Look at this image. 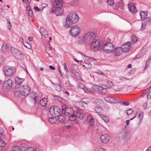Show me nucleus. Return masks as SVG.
<instances>
[{"instance_id": "obj_26", "label": "nucleus", "mask_w": 151, "mask_h": 151, "mask_svg": "<svg viewBox=\"0 0 151 151\" xmlns=\"http://www.w3.org/2000/svg\"><path fill=\"white\" fill-rule=\"evenodd\" d=\"M99 116L106 123L109 121V118L104 115L102 114H100Z\"/></svg>"}, {"instance_id": "obj_11", "label": "nucleus", "mask_w": 151, "mask_h": 151, "mask_svg": "<svg viewBox=\"0 0 151 151\" xmlns=\"http://www.w3.org/2000/svg\"><path fill=\"white\" fill-rule=\"evenodd\" d=\"M91 45V48L92 50L96 52L99 49V42L98 40L94 39Z\"/></svg>"}, {"instance_id": "obj_36", "label": "nucleus", "mask_w": 151, "mask_h": 151, "mask_svg": "<svg viewBox=\"0 0 151 151\" xmlns=\"http://www.w3.org/2000/svg\"><path fill=\"white\" fill-rule=\"evenodd\" d=\"M131 41L134 43H135L137 41V37L134 35H132L131 36Z\"/></svg>"}, {"instance_id": "obj_40", "label": "nucleus", "mask_w": 151, "mask_h": 151, "mask_svg": "<svg viewBox=\"0 0 151 151\" xmlns=\"http://www.w3.org/2000/svg\"><path fill=\"white\" fill-rule=\"evenodd\" d=\"M84 65L82 64V65L87 69H90L91 66V64H88L87 63H85Z\"/></svg>"}, {"instance_id": "obj_4", "label": "nucleus", "mask_w": 151, "mask_h": 151, "mask_svg": "<svg viewBox=\"0 0 151 151\" xmlns=\"http://www.w3.org/2000/svg\"><path fill=\"white\" fill-rule=\"evenodd\" d=\"M85 117V114L80 111H75L74 114L70 117V120L71 121H75L77 118L80 120H83Z\"/></svg>"}, {"instance_id": "obj_61", "label": "nucleus", "mask_w": 151, "mask_h": 151, "mask_svg": "<svg viewBox=\"0 0 151 151\" xmlns=\"http://www.w3.org/2000/svg\"><path fill=\"white\" fill-rule=\"evenodd\" d=\"M4 60L3 57L2 55L0 56V65L1 64V62Z\"/></svg>"}, {"instance_id": "obj_28", "label": "nucleus", "mask_w": 151, "mask_h": 151, "mask_svg": "<svg viewBox=\"0 0 151 151\" xmlns=\"http://www.w3.org/2000/svg\"><path fill=\"white\" fill-rule=\"evenodd\" d=\"M4 129L2 127H0V139L5 140V138L4 134Z\"/></svg>"}, {"instance_id": "obj_59", "label": "nucleus", "mask_w": 151, "mask_h": 151, "mask_svg": "<svg viewBox=\"0 0 151 151\" xmlns=\"http://www.w3.org/2000/svg\"><path fill=\"white\" fill-rule=\"evenodd\" d=\"M28 11V14L30 16H32L33 15V12H32L31 10H29Z\"/></svg>"}, {"instance_id": "obj_2", "label": "nucleus", "mask_w": 151, "mask_h": 151, "mask_svg": "<svg viewBox=\"0 0 151 151\" xmlns=\"http://www.w3.org/2000/svg\"><path fill=\"white\" fill-rule=\"evenodd\" d=\"M5 75L7 77H12L15 73L16 69L14 67L6 66L3 69Z\"/></svg>"}, {"instance_id": "obj_43", "label": "nucleus", "mask_w": 151, "mask_h": 151, "mask_svg": "<svg viewBox=\"0 0 151 151\" xmlns=\"http://www.w3.org/2000/svg\"><path fill=\"white\" fill-rule=\"evenodd\" d=\"M37 93L34 92H32L30 93V96L31 98L33 99L37 96L36 95Z\"/></svg>"}, {"instance_id": "obj_20", "label": "nucleus", "mask_w": 151, "mask_h": 151, "mask_svg": "<svg viewBox=\"0 0 151 151\" xmlns=\"http://www.w3.org/2000/svg\"><path fill=\"white\" fill-rule=\"evenodd\" d=\"M87 121L88 124L91 126L93 127L94 125V120L91 116H88L87 118Z\"/></svg>"}, {"instance_id": "obj_3", "label": "nucleus", "mask_w": 151, "mask_h": 151, "mask_svg": "<svg viewBox=\"0 0 151 151\" xmlns=\"http://www.w3.org/2000/svg\"><path fill=\"white\" fill-rule=\"evenodd\" d=\"M61 112L62 114L65 115L67 116H69V119L70 117L74 114L75 112L71 108L67 107L66 105L65 104L62 106Z\"/></svg>"}, {"instance_id": "obj_60", "label": "nucleus", "mask_w": 151, "mask_h": 151, "mask_svg": "<svg viewBox=\"0 0 151 151\" xmlns=\"http://www.w3.org/2000/svg\"><path fill=\"white\" fill-rule=\"evenodd\" d=\"M96 73L98 74H101L102 75H103L104 74V73L103 72L99 70H97L96 72Z\"/></svg>"}, {"instance_id": "obj_45", "label": "nucleus", "mask_w": 151, "mask_h": 151, "mask_svg": "<svg viewBox=\"0 0 151 151\" xmlns=\"http://www.w3.org/2000/svg\"><path fill=\"white\" fill-rule=\"evenodd\" d=\"M14 96L15 98H18L19 96V95L20 94L19 93V91H15L14 93Z\"/></svg>"}, {"instance_id": "obj_23", "label": "nucleus", "mask_w": 151, "mask_h": 151, "mask_svg": "<svg viewBox=\"0 0 151 151\" xmlns=\"http://www.w3.org/2000/svg\"><path fill=\"white\" fill-rule=\"evenodd\" d=\"M140 15L142 20L145 19L147 18V12L144 11H141L140 12Z\"/></svg>"}, {"instance_id": "obj_48", "label": "nucleus", "mask_w": 151, "mask_h": 151, "mask_svg": "<svg viewBox=\"0 0 151 151\" xmlns=\"http://www.w3.org/2000/svg\"><path fill=\"white\" fill-rule=\"evenodd\" d=\"M151 60V58H149L147 60L146 63V67H148L150 64V60Z\"/></svg>"}, {"instance_id": "obj_19", "label": "nucleus", "mask_w": 151, "mask_h": 151, "mask_svg": "<svg viewBox=\"0 0 151 151\" xmlns=\"http://www.w3.org/2000/svg\"><path fill=\"white\" fill-rule=\"evenodd\" d=\"M75 106L76 108L80 110H82L84 108V106L83 103L80 101L76 102Z\"/></svg>"}, {"instance_id": "obj_34", "label": "nucleus", "mask_w": 151, "mask_h": 151, "mask_svg": "<svg viewBox=\"0 0 151 151\" xmlns=\"http://www.w3.org/2000/svg\"><path fill=\"white\" fill-rule=\"evenodd\" d=\"M34 100L35 103L36 104H39L40 100V97L39 96H37L33 99Z\"/></svg>"}, {"instance_id": "obj_58", "label": "nucleus", "mask_w": 151, "mask_h": 151, "mask_svg": "<svg viewBox=\"0 0 151 151\" xmlns=\"http://www.w3.org/2000/svg\"><path fill=\"white\" fill-rule=\"evenodd\" d=\"M146 27L145 25H143V24L142 23V25H141V30L143 31L144 30Z\"/></svg>"}, {"instance_id": "obj_51", "label": "nucleus", "mask_w": 151, "mask_h": 151, "mask_svg": "<svg viewBox=\"0 0 151 151\" xmlns=\"http://www.w3.org/2000/svg\"><path fill=\"white\" fill-rule=\"evenodd\" d=\"M20 147L18 146H16L14 147L12 149L15 150L16 151H21V149L20 148Z\"/></svg>"}, {"instance_id": "obj_63", "label": "nucleus", "mask_w": 151, "mask_h": 151, "mask_svg": "<svg viewBox=\"0 0 151 151\" xmlns=\"http://www.w3.org/2000/svg\"><path fill=\"white\" fill-rule=\"evenodd\" d=\"M71 125H65V128L67 129H69L70 128L72 127Z\"/></svg>"}, {"instance_id": "obj_37", "label": "nucleus", "mask_w": 151, "mask_h": 151, "mask_svg": "<svg viewBox=\"0 0 151 151\" xmlns=\"http://www.w3.org/2000/svg\"><path fill=\"white\" fill-rule=\"evenodd\" d=\"M124 6V4L123 1H120L119 3L118 6L120 9H123Z\"/></svg>"}, {"instance_id": "obj_1", "label": "nucleus", "mask_w": 151, "mask_h": 151, "mask_svg": "<svg viewBox=\"0 0 151 151\" xmlns=\"http://www.w3.org/2000/svg\"><path fill=\"white\" fill-rule=\"evenodd\" d=\"M95 38L94 33L92 32H88L83 37L82 42L87 45H90L93 41Z\"/></svg>"}, {"instance_id": "obj_24", "label": "nucleus", "mask_w": 151, "mask_h": 151, "mask_svg": "<svg viewBox=\"0 0 151 151\" xmlns=\"http://www.w3.org/2000/svg\"><path fill=\"white\" fill-rule=\"evenodd\" d=\"M40 32L42 35L45 37L48 35L47 32L45 28L43 27H41L40 28Z\"/></svg>"}, {"instance_id": "obj_38", "label": "nucleus", "mask_w": 151, "mask_h": 151, "mask_svg": "<svg viewBox=\"0 0 151 151\" xmlns=\"http://www.w3.org/2000/svg\"><path fill=\"white\" fill-rule=\"evenodd\" d=\"M7 21V27L8 29L10 31L11 29V27L12 25H11L10 22L8 19H7L6 20Z\"/></svg>"}, {"instance_id": "obj_8", "label": "nucleus", "mask_w": 151, "mask_h": 151, "mask_svg": "<svg viewBox=\"0 0 151 151\" xmlns=\"http://www.w3.org/2000/svg\"><path fill=\"white\" fill-rule=\"evenodd\" d=\"M54 4L55 7H56V9L55 12V14L56 16L60 15L64 13L63 10L60 8L63 6L61 2L55 1Z\"/></svg>"}, {"instance_id": "obj_31", "label": "nucleus", "mask_w": 151, "mask_h": 151, "mask_svg": "<svg viewBox=\"0 0 151 151\" xmlns=\"http://www.w3.org/2000/svg\"><path fill=\"white\" fill-rule=\"evenodd\" d=\"M1 49L4 52H5L9 49V45L6 43L3 44L2 46Z\"/></svg>"}, {"instance_id": "obj_5", "label": "nucleus", "mask_w": 151, "mask_h": 151, "mask_svg": "<svg viewBox=\"0 0 151 151\" xmlns=\"http://www.w3.org/2000/svg\"><path fill=\"white\" fill-rule=\"evenodd\" d=\"M49 112L51 115H55V116H58L60 114L61 111L58 106L54 105L50 107Z\"/></svg>"}, {"instance_id": "obj_14", "label": "nucleus", "mask_w": 151, "mask_h": 151, "mask_svg": "<svg viewBox=\"0 0 151 151\" xmlns=\"http://www.w3.org/2000/svg\"><path fill=\"white\" fill-rule=\"evenodd\" d=\"M128 8L129 11L132 13H136L137 9L135 5L132 2H130L128 4Z\"/></svg>"}, {"instance_id": "obj_35", "label": "nucleus", "mask_w": 151, "mask_h": 151, "mask_svg": "<svg viewBox=\"0 0 151 151\" xmlns=\"http://www.w3.org/2000/svg\"><path fill=\"white\" fill-rule=\"evenodd\" d=\"M95 110L98 114L99 115L101 114V111L102 110V109L101 107L98 106L96 107L95 108Z\"/></svg>"}, {"instance_id": "obj_9", "label": "nucleus", "mask_w": 151, "mask_h": 151, "mask_svg": "<svg viewBox=\"0 0 151 151\" xmlns=\"http://www.w3.org/2000/svg\"><path fill=\"white\" fill-rule=\"evenodd\" d=\"M103 50L104 52L108 53H110L112 52V50L110 49L114 48V45L111 43H105L102 45Z\"/></svg>"}, {"instance_id": "obj_30", "label": "nucleus", "mask_w": 151, "mask_h": 151, "mask_svg": "<svg viewBox=\"0 0 151 151\" xmlns=\"http://www.w3.org/2000/svg\"><path fill=\"white\" fill-rule=\"evenodd\" d=\"M48 121L50 123L53 124L57 121V119L55 116V117H50L49 118Z\"/></svg>"}, {"instance_id": "obj_42", "label": "nucleus", "mask_w": 151, "mask_h": 151, "mask_svg": "<svg viewBox=\"0 0 151 151\" xmlns=\"http://www.w3.org/2000/svg\"><path fill=\"white\" fill-rule=\"evenodd\" d=\"M3 139H0V146L2 147H4L6 145V143L3 140Z\"/></svg>"}, {"instance_id": "obj_25", "label": "nucleus", "mask_w": 151, "mask_h": 151, "mask_svg": "<svg viewBox=\"0 0 151 151\" xmlns=\"http://www.w3.org/2000/svg\"><path fill=\"white\" fill-rule=\"evenodd\" d=\"M47 103V99L46 98H43L40 100V105L42 107H45Z\"/></svg>"}, {"instance_id": "obj_49", "label": "nucleus", "mask_w": 151, "mask_h": 151, "mask_svg": "<svg viewBox=\"0 0 151 151\" xmlns=\"http://www.w3.org/2000/svg\"><path fill=\"white\" fill-rule=\"evenodd\" d=\"M24 46L28 49H30L31 48V45L27 43L24 44Z\"/></svg>"}, {"instance_id": "obj_54", "label": "nucleus", "mask_w": 151, "mask_h": 151, "mask_svg": "<svg viewBox=\"0 0 151 151\" xmlns=\"http://www.w3.org/2000/svg\"><path fill=\"white\" fill-rule=\"evenodd\" d=\"M78 86L79 88H81V89H83L85 87L83 83H81L79 84Z\"/></svg>"}, {"instance_id": "obj_33", "label": "nucleus", "mask_w": 151, "mask_h": 151, "mask_svg": "<svg viewBox=\"0 0 151 151\" xmlns=\"http://www.w3.org/2000/svg\"><path fill=\"white\" fill-rule=\"evenodd\" d=\"M51 83L52 85H55V88L56 90H57L58 91H61V86L60 85H59L57 83H54L52 81H51Z\"/></svg>"}, {"instance_id": "obj_47", "label": "nucleus", "mask_w": 151, "mask_h": 151, "mask_svg": "<svg viewBox=\"0 0 151 151\" xmlns=\"http://www.w3.org/2000/svg\"><path fill=\"white\" fill-rule=\"evenodd\" d=\"M53 96L55 99H57L58 101H61V100H63L62 98L59 96L53 95Z\"/></svg>"}, {"instance_id": "obj_16", "label": "nucleus", "mask_w": 151, "mask_h": 151, "mask_svg": "<svg viewBox=\"0 0 151 151\" xmlns=\"http://www.w3.org/2000/svg\"><path fill=\"white\" fill-rule=\"evenodd\" d=\"M110 138V136L107 134L101 135L100 139L101 141L104 143H106L109 142Z\"/></svg>"}, {"instance_id": "obj_22", "label": "nucleus", "mask_w": 151, "mask_h": 151, "mask_svg": "<svg viewBox=\"0 0 151 151\" xmlns=\"http://www.w3.org/2000/svg\"><path fill=\"white\" fill-rule=\"evenodd\" d=\"M15 55L16 58L19 60H22L24 59L23 55L19 50Z\"/></svg>"}, {"instance_id": "obj_6", "label": "nucleus", "mask_w": 151, "mask_h": 151, "mask_svg": "<svg viewBox=\"0 0 151 151\" xmlns=\"http://www.w3.org/2000/svg\"><path fill=\"white\" fill-rule=\"evenodd\" d=\"M79 18V17L76 12L69 13L67 17L68 20L73 24L77 22Z\"/></svg>"}, {"instance_id": "obj_27", "label": "nucleus", "mask_w": 151, "mask_h": 151, "mask_svg": "<svg viewBox=\"0 0 151 151\" xmlns=\"http://www.w3.org/2000/svg\"><path fill=\"white\" fill-rule=\"evenodd\" d=\"M64 115L62 114V113L61 112V114L60 115H59L58 120L59 123H62L65 120V118L64 117Z\"/></svg>"}, {"instance_id": "obj_10", "label": "nucleus", "mask_w": 151, "mask_h": 151, "mask_svg": "<svg viewBox=\"0 0 151 151\" xmlns=\"http://www.w3.org/2000/svg\"><path fill=\"white\" fill-rule=\"evenodd\" d=\"M80 32L79 28L77 26H74L71 28L69 33L71 36L74 37L78 35Z\"/></svg>"}, {"instance_id": "obj_17", "label": "nucleus", "mask_w": 151, "mask_h": 151, "mask_svg": "<svg viewBox=\"0 0 151 151\" xmlns=\"http://www.w3.org/2000/svg\"><path fill=\"white\" fill-rule=\"evenodd\" d=\"M104 99L105 101L111 103H116L118 102L119 101H120V99H118L116 100L110 97V96L106 97L104 98Z\"/></svg>"}, {"instance_id": "obj_15", "label": "nucleus", "mask_w": 151, "mask_h": 151, "mask_svg": "<svg viewBox=\"0 0 151 151\" xmlns=\"http://www.w3.org/2000/svg\"><path fill=\"white\" fill-rule=\"evenodd\" d=\"M12 81L11 79H8L5 81L3 83V87L5 89H8L12 86Z\"/></svg>"}, {"instance_id": "obj_41", "label": "nucleus", "mask_w": 151, "mask_h": 151, "mask_svg": "<svg viewBox=\"0 0 151 151\" xmlns=\"http://www.w3.org/2000/svg\"><path fill=\"white\" fill-rule=\"evenodd\" d=\"M107 4L110 6H112L114 4V0H107Z\"/></svg>"}, {"instance_id": "obj_13", "label": "nucleus", "mask_w": 151, "mask_h": 151, "mask_svg": "<svg viewBox=\"0 0 151 151\" xmlns=\"http://www.w3.org/2000/svg\"><path fill=\"white\" fill-rule=\"evenodd\" d=\"M131 43V42H128L122 45L121 48L123 52H127L131 48L130 45Z\"/></svg>"}, {"instance_id": "obj_53", "label": "nucleus", "mask_w": 151, "mask_h": 151, "mask_svg": "<svg viewBox=\"0 0 151 151\" xmlns=\"http://www.w3.org/2000/svg\"><path fill=\"white\" fill-rule=\"evenodd\" d=\"M107 83L110 86H111L113 85V82L110 81H107Z\"/></svg>"}, {"instance_id": "obj_18", "label": "nucleus", "mask_w": 151, "mask_h": 151, "mask_svg": "<svg viewBox=\"0 0 151 151\" xmlns=\"http://www.w3.org/2000/svg\"><path fill=\"white\" fill-rule=\"evenodd\" d=\"M122 52H123L122 50L121 47H118L116 48L114 50V53L116 56L120 55Z\"/></svg>"}, {"instance_id": "obj_50", "label": "nucleus", "mask_w": 151, "mask_h": 151, "mask_svg": "<svg viewBox=\"0 0 151 151\" xmlns=\"http://www.w3.org/2000/svg\"><path fill=\"white\" fill-rule=\"evenodd\" d=\"M63 65L64 66V70L66 72V73H68V70L67 68L66 64L65 63H64Z\"/></svg>"}, {"instance_id": "obj_21", "label": "nucleus", "mask_w": 151, "mask_h": 151, "mask_svg": "<svg viewBox=\"0 0 151 151\" xmlns=\"http://www.w3.org/2000/svg\"><path fill=\"white\" fill-rule=\"evenodd\" d=\"M24 80V78H21L18 77L16 78L15 79V83L18 86L17 88L19 87V86L21 85Z\"/></svg>"}, {"instance_id": "obj_44", "label": "nucleus", "mask_w": 151, "mask_h": 151, "mask_svg": "<svg viewBox=\"0 0 151 151\" xmlns=\"http://www.w3.org/2000/svg\"><path fill=\"white\" fill-rule=\"evenodd\" d=\"M119 102L120 104H122L124 105L128 106L129 105V103L127 101H123L122 102V101H120H120H119Z\"/></svg>"}, {"instance_id": "obj_46", "label": "nucleus", "mask_w": 151, "mask_h": 151, "mask_svg": "<svg viewBox=\"0 0 151 151\" xmlns=\"http://www.w3.org/2000/svg\"><path fill=\"white\" fill-rule=\"evenodd\" d=\"M144 112L141 111L140 113L139 114L138 117L140 119V121H141L143 119V116Z\"/></svg>"}, {"instance_id": "obj_55", "label": "nucleus", "mask_w": 151, "mask_h": 151, "mask_svg": "<svg viewBox=\"0 0 151 151\" xmlns=\"http://www.w3.org/2000/svg\"><path fill=\"white\" fill-rule=\"evenodd\" d=\"M78 53L81 55H83L84 57L85 58V60H88L89 59L88 58V57L86 56L85 55H83V53L80 52H78Z\"/></svg>"}, {"instance_id": "obj_39", "label": "nucleus", "mask_w": 151, "mask_h": 151, "mask_svg": "<svg viewBox=\"0 0 151 151\" xmlns=\"http://www.w3.org/2000/svg\"><path fill=\"white\" fill-rule=\"evenodd\" d=\"M133 112L134 111L132 108L129 109V110H126V113L128 115L132 114Z\"/></svg>"}, {"instance_id": "obj_62", "label": "nucleus", "mask_w": 151, "mask_h": 151, "mask_svg": "<svg viewBox=\"0 0 151 151\" xmlns=\"http://www.w3.org/2000/svg\"><path fill=\"white\" fill-rule=\"evenodd\" d=\"M56 9V7H52L51 9L50 10L52 12H55Z\"/></svg>"}, {"instance_id": "obj_7", "label": "nucleus", "mask_w": 151, "mask_h": 151, "mask_svg": "<svg viewBox=\"0 0 151 151\" xmlns=\"http://www.w3.org/2000/svg\"><path fill=\"white\" fill-rule=\"evenodd\" d=\"M31 89L27 85L23 86L19 88L20 95L24 96H26L30 93Z\"/></svg>"}, {"instance_id": "obj_56", "label": "nucleus", "mask_w": 151, "mask_h": 151, "mask_svg": "<svg viewBox=\"0 0 151 151\" xmlns=\"http://www.w3.org/2000/svg\"><path fill=\"white\" fill-rule=\"evenodd\" d=\"M73 69L75 70H77L78 68V66L76 64H73Z\"/></svg>"}, {"instance_id": "obj_52", "label": "nucleus", "mask_w": 151, "mask_h": 151, "mask_svg": "<svg viewBox=\"0 0 151 151\" xmlns=\"http://www.w3.org/2000/svg\"><path fill=\"white\" fill-rule=\"evenodd\" d=\"M33 148L32 147H27L25 150V151H33Z\"/></svg>"}, {"instance_id": "obj_64", "label": "nucleus", "mask_w": 151, "mask_h": 151, "mask_svg": "<svg viewBox=\"0 0 151 151\" xmlns=\"http://www.w3.org/2000/svg\"><path fill=\"white\" fill-rule=\"evenodd\" d=\"M147 96L148 98H149L150 99H151V94H150V92L147 94Z\"/></svg>"}, {"instance_id": "obj_32", "label": "nucleus", "mask_w": 151, "mask_h": 151, "mask_svg": "<svg viewBox=\"0 0 151 151\" xmlns=\"http://www.w3.org/2000/svg\"><path fill=\"white\" fill-rule=\"evenodd\" d=\"M10 49L12 54L15 55L19 51L18 50L13 47H11Z\"/></svg>"}, {"instance_id": "obj_29", "label": "nucleus", "mask_w": 151, "mask_h": 151, "mask_svg": "<svg viewBox=\"0 0 151 151\" xmlns=\"http://www.w3.org/2000/svg\"><path fill=\"white\" fill-rule=\"evenodd\" d=\"M72 24L68 20L67 17L66 19L65 24H64V26L65 27L69 28L72 25Z\"/></svg>"}, {"instance_id": "obj_57", "label": "nucleus", "mask_w": 151, "mask_h": 151, "mask_svg": "<svg viewBox=\"0 0 151 151\" xmlns=\"http://www.w3.org/2000/svg\"><path fill=\"white\" fill-rule=\"evenodd\" d=\"M34 9L36 10H37V12H39L40 10V9L37 6H34Z\"/></svg>"}, {"instance_id": "obj_12", "label": "nucleus", "mask_w": 151, "mask_h": 151, "mask_svg": "<svg viewBox=\"0 0 151 151\" xmlns=\"http://www.w3.org/2000/svg\"><path fill=\"white\" fill-rule=\"evenodd\" d=\"M93 89L99 91L103 93H106L107 92V90L106 88H103L102 86L96 85H93L92 86Z\"/></svg>"}]
</instances>
